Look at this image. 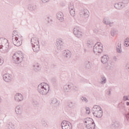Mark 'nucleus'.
<instances>
[{"label":"nucleus","instance_id":"46","mask_svg":"<svg viewBox=\"0 0 129 129\" xmlns=\"http://www.w3.org/2000/svg\"><path fill=\"white\" fill-rule=\"evenodd\" d=\"M17 33H18V32H17V31H14L13 32V35H14V36H16Z\"/></svg>","mask_w":129,"mask_h":129},{"label":"nucleus","instance_id":"20","mask_svg":"<svg viewBox=\"0 0 129 129\" xmlns=\"http://www.w3.org/2000/svg\"><path fill=\"white\" fill-rule=\"evenodd\" d=\"M8 43L9 41H8V39L4 37L0 38V47Z\"/></svg>","mask_w":129,"mask_h":129},{"label":"nucleus","instance_id":"15","mask_svg":"<svg viewBox=\"0 0 129 129\" xmlns=\"http://www.w3.org/2000/svg\"><path fill=\"white\" fill-rule=\"evenodd\" d=\"M103 23L104 25H106L107 26H109V27H112V25L114 24L113 22H110V20L108 19L107 18H104L103 20Z\"/></svg>","mask_w":129,"mask_h":129},{"label":"nucleus","instance_id":"21","mask_svg":"<svg viewBox=\"0 0 129 129\" xmlns=\"http://www.w3.org/2000/svg\"><path fill=\"white\" fill-rule=\"evenodd\" d=\"M28 9L30 11V12H35V11L37 10V6L34 4H29Z\"/></svg>","mask_w":129,"mask_h":129},{"label":"nucleus","instance_id":"4","mask_svg":"<svg viewBox=\"0 0 129 129\" xmlns=\"http://www.w3.org/2000/svg\"><path fill=\"white\" fill-rule=\"evenodd\" d=\"M31 44L34 52L38 53L40 51V45L39 44V39L36 37L31 39Z\"/></svg>","mask_w":129,"mask_h":129},{"label":"nucleus","instance_id":"33","mask_svg":"<svg viewBox=\"0 0 129 129\" xmlns=\"http://www.w3.org/2000/svg\"><path fill=\"white\" fill-rule=\"evenodd\" d=\"M124 45L125 47H129V37L125 39Z\"/></svg>","mask_w":129,"mask_h":129},{"label":"nucleus","instance_id":"48","mask_svg":"<svg viewBox=\"0 0 129 129\" xmlns=\"http://www.w3.org/2000/svg\"><path fill=\"white\" fill-rule=\"evenodd\" d=\"M98 32V30L96 29H94V33H97Z\"/></svg>","mask_w":129,"mask_h":129},{"label":"nucleus","instance_id":"24","mask_svg":"<svg viewBox=\"0 0 129 129\" xmlns=\"http://www.w3.org/2000/svg\"><path fill=\"white\" fill-rule=\"evenodd\" d=\"M50 104H51V105H54V106H57V105H59L58 100L56 98L52 99L50 101Z\"/></svg>","mask_w":129,"mask_h":129},{"label":"nucleus","instance_id":"19","mask_svg":"<svg viewBox=\"0 0 129 129\" xmlns=\"http://www.w3.org/2000/svg\"><path fill=\"white\" fill-rule=\"evenodd\" d=\"M56 18L59 21H60V22H63V21H64V15L63 13L61 12H58L56 14Z\"/></svg>","mask_w":129,"mask_h":129},{"label":"nucleus","instance_id":"42","mask_svg":"<svg viewBox=\"0 0 129 129\" xmlns=\"http://www.w3.org/2000/svg\"><path fill=\"white\" fill-rule=\"evenodd\" d=\"M111 36H112V37H114V36H115V33H114V31H112L111 32Z\"/></svg>","mask_w":129,"mask_h":129},{"label":"nucleus","instance_id":"5","mask_svg":"<svg viewBox=\"0 0 129 129\" xmlns=\"http://www.w3.org/2000/svg\"><path fill=\"white\" fill-rule=\"evenodd\" d=\"M102 49L103 47H102V44L100 42H97L93 47V52L96 55H99V54H101L102 53Z\"/></svg>","mask_w":129,"mask_h":129},{"label":"nucleus","instance_id":"52","mask_svg":"<svg viewBox=\"0 0 129 129\" xmlns=\"http://www.w3.org/2000/svg\"><path fill=\"white\" fill-rule=\"evenodd\" d=\"M44 125V126H47V124H44V125Z\"/></svg>","mask_w":129,"mask_h":129},{"label":"nucleus","instance_id":"35","mask_svg":"<svg viewBox=\"0 0 129 129\" xmlns=\"http://www.w3.org/2000/svg\"><path fill=\"white\" fill-rule=\"evenodd\" d=\"M81 99L83 102H85V103H87V102H88V100L85 97H81Z\"/></svg>","mask_w":129,"mask_h":129},{"label":"nucleus","instance_id":"39","mask_svg":"<svg viewBox=\"0 0 129 129\" xmlns=\"http://www.w3.org/2000/svg\"><path fill=\"white\" fill-rule=\"evenodd\" d=\"M125 120L129 122V112L125 115Z\"/></svg>","mask_w":129,"mask_h":129},{"label":"nucleus","instance_id":"23","mask_svg":"<svg viewBox=\"0 0 129 129\" xmlns=\"http://www.w3.org/2000/svg\"><path fill=\"white\" fill-rule=\"evenodd\" d=\"M33 69L36 72H39L41 70V67L39 63H35L33 65Z\"/></svg>","mask_w":129,"mask_h":129},{"label":"nucleus","instance_id":"27","mask_svg":"<svg viewBox=\"0 0 129 129\" xmlns=\"http://www.w3.org/2000/svg\"><path fill=\"white\" fill-rule=\"evenodd\" d=\"M68 106L70 107V108H75V107H76V106L75 105V103L72 101L68 103Z\"/></svg>","mask_w":129,"mask_h":129},{"label":"nucleus","instance_id":"32","mask_svg":"<svg viewBox=\"0 0 129 129\" xmlns=\"http://www.w3.org/2000/svg\"><path fill=\"white\" fill-rule=\"evenodd\" d=\"M8 129H15V124L12 123V122H9L8 124Z\"/></svg>","mask_w":129,"mask_h":129},{"label":"nucleus","instance_id":"29","mask_svg":"<svg viewBox=\"0 0 129 129\" xmlns=\"http://www.w3.org/2000/svg\"><path fill=\"white\" fill-rule=\"evenodd\" d=\"M116 51L117 53H120L122 52V50H121V44L118 43L117 46L116 47Z\"/></svg>","mask_w":129,"mask_h":129},{"label":"nucleus","instance_id":"13","mask_svg":"<svg viewBox=\"0 0 129 129\" xmlns=\"http://www.w3.org/2000/svg\"><path fill=\"white\" fill-rule=\"evenodd\" d=\"M63 46V41L62 39L59 38L56 40V48L57 50H61Z\"/></svg>","mask_w":129,"mask_h":129},{"label":"nucleus","instance_id":"34","mask_svg":"<svg viewBox=\"0 0 129 129\" xmlns=\"http://www.w3.org/2000/svg\"><path fill=\"white\" fill-rule=\"evenodd\" d=\"M69 11H72L73 10H75L74 8V5L73 4H70L69 6Z\"/></svg>","mask_w":129,"mask_h":129},{"label":"nucleus","instance_id":"6","mask_svg":"<svg viewBox=\"0 0 129 129\" xmlns=\"http://www.w3.org/2000/svg\"><path fill=\"white\" fill-rule=\"evenodd\" d=\"M74 34L75 36L80 39V38H82L83 36V33L78 27H75L74 29Z\"/></svg>","mask_w":129,"mask_h":129},{"label":"nucleus","instance_id":"44","mask_svg":"<svg viewBox=\"0 0 129 129\" xmlns=\"http://www.w3.org/2000/svg\"><path fill=\"white\" fill-rule=\"evenodd\" d=\"M126 68L128 71H129V62L126 64Z\"/></svg>","mask_w":129,"mask_h":129},{"label":"nucleus","instance_id":"30","mask_svg":"<svg viewBox=\"0 0 129 129\" xmlns=\"http://www.w3.org/2000/svg\"><path fill=\"white\" fill-rule=\"evenodd\" d=\"M85 67L86 69H90L91 68V63H90V61H86L85 63Z\"/></svg>","mask_w":129,"mask_h":129},{"label":"nucleus","instance_id":"51","mask_svg":"<svg viewBox=\"0 0 129 129\" xmlns=\"http://www.w3.org/2000/svg\"><path fill=\"white\" fill-rule=\"evenodd\" d=\"M2 102V98L0 97V103Z\"/></svg>","mask_w":129,"mask_h":129},{"label":"nucleus","instance_id":"49","mask_svg":"<svg viewBox=\"0 0 129 129\" xmlns=\"http://www.w3.org/2000/svg\"><path fill=\"white\" fill-rule=\"evenodd\" d=\"M78 88L77 87H74V90H77Z\"/></svg>","mask_w":129,"mask_h":129},{"label":"nucleus","instance_id":"9","mask_svg":"<svg viewBox=\"0 0 129 129\" xmlns=\"http://www.w3.org/2000/svg\"><path fill=\"white\" fill-rule=\"evenodd\" d=\"M3 79L5 82L10 83V82H12V80H13V76L9 73H6L3 75Z\"/></svg>","mask_w":129,"mask_h":129},{"label":"nucleus","instance_id":"8","mask_svg":"<svg viewBox=\"0 0 129 129\" xmlns=\"http://www.w3.org/2000/svg\"><path fill=\"white\" fill-rule=\"evenodd\" d=\"M61 125L62 129H72V124L67 121H62Z\"/></svg>","mask_w":129,"mask_h":129},{"label":"nucleus","instance_id":"26","mask_svg":"<svg viewBox=\"0 0 129 129\" xmlns=\"http://www.w3.org/2000/svg\"><path fill=\"white\" fill-rule=\"evenodd\" d=\"M71 87H72L71 85H65L63 87L65 92H69L70 89H71Z\"/></svg>","mask_w":129,"mask_h":129},{"label":"nucleus","instance_id":"7","mask_svg":"<svg viewBox=\"0 0 129 129\" xmlns=\"http://www.w3.org/2000/svg\"><path fill=\"white\" fill-rule=\"evenodd\" d=\"M12 41L14 45L17 47H20L22 45V39L19 38L17 36H13Z\"/></svg>","mask_w":129,"mask_h":129},{"label":"nucleus","instance_id":"10","mask_svg":"<svg viewBox=\"0 0 129 129\" xmlns=\"http://www.w3.org/2000/svg\"><path fill=\"white\" fill-rule=\"evenodd\" d=\"M14 100L16 102H21L24 100V96L21 93H16L14 96Z\"/></svg>","mask_w":129,"mask_h":129},{"label":"nucleus","instance_id":"38","mask_svg":"<svg viewBox=\"0 0 129 129\" xmlns=\"http://www.w3.org/2000/svg\"><path fill=\"white\" fill-rule=\"evenodd\" d=\"M129 3V0H122V4L123 5H127Z\"/></svg>","mask_w":129,"mask_h":129},{"label":"nucleus","instance_id":"17","mask_svg":"<svg viewBox=\"0 0 129 129\" xmlns=\"http://www.w3.org/2000/svg\"><path fill=\"white\" fill-rule=\"evenodd\" d=\"M15 112L16 114L21 115L23 113V109H22V107L20 105L16 106L15 107Z\"/></svg>","mask_w":129,"mask_h":129},{"label":"nucleus","instance_id":"3","mask_svg":"<svg viewBox=\"0 0 129 129\" xmlns=\"http://www.w3.org/2000/svg\"><path fill=\"white\" fill-rule=\"evenodd\" d=\"M13 60L15 64H20L24 60V54L21 52H18L13 55Z\"/></svg>","mask_w":129,"mask_h":129},{"label":"nucleus","instance_id":"31","mask_svg":"<svg viewBox=\"0 0 129 129\" xmlns=\"http://www.w3.org/2000/svg\"><path fill=\"white\" fill-rule=\"evenodd\" d=\"M101 81L100 82L101 84L102 85H104V84H105L106 83V78L104 76H102L101 78Z\"/></svg>","mask_w":129,"mask_h":129},{"label":"nucleus","instance_id":"50","mask_svg":"<svg viewBox=\"0 0 129 129\" xmlns=\"http://www.w3.org/2000/svg\"><path fill=\"white\" fill-rule=\"evenodd\" d=\"M84 51L85 53H86V52L87 51V50H86V49H85L84 50Z\"/></svg>","mask_w":129,"mask_h":129},{"label":"nucleus","instance_id":"45","mask_svg":"<svg viewBox=\"0 0 129 129\" xmlns=\"http://www.w3.org/2000/svg\"><path fill=\"white\" fill-rule=\"evenodd\" d=\"M113 61H116V60H117V58L116 57V56H114L113 57Z\"/></svg>","mask_w":129,"mask_h":129},{"label":"nucleus","instance_id":"37","mask_svg":"<svg viewBox=\"0 0 129 129\" xmlns=\"http://www.w3.org/2000/svg\"><path fill=\"white\" fill-rule=\"evenodd\" d=\"M118 107L120 108V109H124L125 108V106L124 104H119L118 105Z\"/></svg>","mask_w":129,"mask_h":129},{"label":"nucleus","instance_id":"1","mask_svg":"<svg viewBox=\"0 0 129 129\" xmlns=\"http://www.w3.org/2000/svg\"><path fill=\"white\" fill-rule=\"evenodd\" d=\"M50 87L49 85L46 83H42L38 86V91L41 95H46L49 93Z\"/></svg>","mask_w":129,"mask_h":129},{"label":"nucleus","instance_id":"22","mask_svg":"<svg viewBox=\"0 0 129 129\" xmlns=\"http://www.w3.org/2000/svg\"><path fill=\"white\" fill-rule=\"evenodd\" d=\"M109 59V57L108 56L105 55L102 57L101 58V62L103 63V64H106L107 62H108V60Z\"/></svg>","mask_w":129,"mask_h":129},{"label":"nucleus","instance_id":"36","mask_svg":"<svg viewBox=\"0 0 129 129\" xmlns=\"http://www.w3.org/2000/svg\"><path fill=\"white\" fill-rule=\"evenodd\" d=\"M70 13L72 17H75V9L70 10Z\"/></svg>","mask_w":129,"mask_h":129},{"label":"nucleus","instance_id":"47","mask_svg":"<svg viewBox=\"0 0 129 129\" xmlns=\"http://www.w3.org/2000/svg\"><path fill=\"white\" fill-rule=\"evenodd\" d=\"M42 3H48L49 2V0H41Z\"/></svg>","mask_w":129,"mask_h":129},{"label":"nucleus","instance_id":"2","mask_svg":"<svg viewBox=\"0 0 129 129\" xmlns=\"http://www.w3.org/2000/svg\"><path fill=\"white\" fill-rule=\"evenodd\" d=\"M92 112L94 116L98 118H100L102 117L103 114V112L102 111V109L100 106L95 105L93 106L92 109Z\"/></svg>","mask_w":129,"mask_h":129},{"label":"nucleus","instance_id":"28","mask_svg":"<svg viewBox=\"0 0 129 129\" xmlns=\"http://www.w3.org/2000/svg\"><path fill=\"white\" fill-rule=\"evenodd\" d=\"M88 129H95V123L94 121H92L91 123L89 124V127H86Z\"/></svg>","mask_w":129,"mask_h":129},{"label":"nucleus","instance_id":"16","mask_svg":"<svg viewBox=\"0 0 129 129\" xmlns=\"http://www.w3.org/2000/svg\"><path fill=\"white\" fill-rule=\"evenodd\" d=\"M72 55V53H71V51L69 50H66L63 52V56L64 57V58H67L68 59H69L71 58V56Z\"/></svg>","mask_w":129,"mask_h":129},{"label":"nucleus","instance_id":"12","mask_svg":"<svg viewBox=\"0 0 129 129\" xmlns=\"http://www.w3.org/2000/svg\"><path fill=\"white\" fill-rule=\"evenodd\" d=\"M81 17L84 19H87L89 17V11L86 9H84L80 13Z\"/></svg>","mask_w":129,"mask_h":129},{"label":"nucleus","instance_id":"41","mask_svg":"<svg viewBox=\"0 0 129 129\" xmlns=\"http://www.w3.org/2000/svg\"><path fill=\"white\" fill-rule=\"evenodd\" d=\"M107 95H110L111 94V89H109L107 91Z\"/></svg>","mask_w":129,"mask_h":129},{"label":"nucleus","instance_id":"11","mask_svg":"<svg viewBox=\"0 0 129 129\" xmlns=\"http://www.w3.org/2000/svg\"><path fill=\"white\" fill-rule=\"evenodd\" d=\"M9 43H7L4 45L0 46V50L2 53H8L10 51V48H9Z\"/></svg>","mask_w":129,"mask_h":129},{"label":"nucleus","instance_id":"14","mask_svg":"<svg viewBox=\"0 0 129 129\" xmlns=\"http://www.w3.org/2000/svg\"><path fill=\"white\" fill-rule=\"evenodd\" d=\"M93 121V119L91 118L87 117L83 120L84 124L86 125V127H89V124L91 123V122Z\"/></svg>","mask_w":129,"mask_h":129},{"label":"nucleus","instance_id":"25","mask_svg":"<svg viewBox=\"0 0 129 129\" xmlns=\"http://www.w3.org/2000/svg\"><path fill=\"white\" fill-rule=\"evenodd\" d=\"M87 45L89 48H92V47H94V42L92 40H89L87 41Z\"/></svg>","mask_w":129,"mask_h":129},{"label":"nucleus","instance_id":"18","mask_svg":"<svg viewBox=\"0 0 129 129\" xmlns=\"http://www.w3.org/2000/svg\"><path fill=\"white\" fill-rule=\"evenodd\" d=\"M114 7L116 10H121L123 8H124V5L122 3H115L114 5Z\"/></svg>","mask_w":129,"mask_h":129},{"label":"nucleus","instance_id":"43","mask_svg":"<svg viewBox=\"0 0 129 129\" xmlns=\"http://www.w3.org/2000/svg\"><path fill=\"white\" fill-rule=\"evenodd\" d=\"M4 64V59L0 57V65Z\"/></svg>","mask_w":129,"mask_h":129},{"label":"nucleus","instance_id":"40","mask_svg":"<svg viewBox=\"0 0 129 129\" xmlns=\"http://www.w3.org/2000/svg\"><path fill=\"white\" fill-rule=\"evenodd\" d=\"M86 113L87 114H89L90 113V109L89 108H86Z\"/></svg>","mask_w":129,"mask_h":129}]
</instances>
